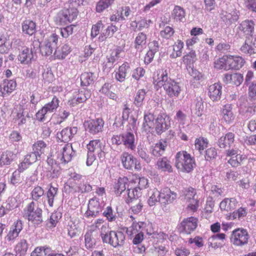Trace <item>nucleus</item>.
Listing matches in <instances>:
<instances>
[{
  "instance_id": "58836bf2",
  "label": "nucleus",
  "mask_w": 256,
  "mask_h": 256,
  "mask_svg": "<svg viewBox=\"0 0 256 256\" xmlns=\"http://www.w3.org/2000/svg\"><path fill=\"white\" fill-rule=\"evenodd\" d=\"M52 250L48 246L36 247L32 252L30 256H50Z\"/></svg>"
},
{
  "instance_id": "09e8293b",
  "label": "nucleus",
  "mask_w": 256,
  "mask_h": 256,
  "mask_svg": "<svg viewBox=\"0 0 256 256\" xmlns=\"http://www.w3.org/2000/svg\"><path fill=\"white\" fill-rule=\"evenodd\" d=\"M157 166L159 169L164 172H172L173 171L170 162L166 158H162L157 162Z\"/></svg>"
},
{
  "instance_id": "37998d69",
  "label": "nucleus",
  "mask_w": 256,
  "mask_h": 256,
  "mask_svg": "<svg viewBox=\"0 0 256 256\" xmlns=\"http://www.w3.org/2000/svg\"><path fill=\"white\" fill-rule=\"evenodd\" d=\"M68 234L70 238H74L78 235L79 226L76 222L70 220L67 225Z\"/></svg>"
},
{
  "instance_id": "2f4dec72",
  "label": "nucleus",
  "mask_w": 256,
  "mask_h": 256,
  "mask_svg": "<svg viewBox=\"0 0 256 256\" xmlns=\"http://www.w3.org/2000/svg\"><path fill=\"white\" fill-rule=\"evenodd\" d=\"M22 31L24 34L32 36L36 32V24L30 20H24L22 24Z\"/></svg>"
},
{
  "instance_id": "39448f33",
  "label": "nucleus",
  "mask_w": 256,
  "mask_h": 256,
  "mask_svg": "<svg viewBox=\"0 0 256 256\" xmlns=\"http://www.w3.org/2000/svg\"><path fill=\"white\" fill-rule=\"evenodd\" d=\"M58 35L55 32L46 38L40 47L42 54L45 56L51 55L54 50L58 46Z\"/></svg>"
},
{
  "instance_id": "aec40b11",
  "label": "nucleus",
  "mask_w": 256,
  "mask_h": 256,
  "mask_svg": "<svg viewBox=\"0 0 256 256\" xmlns=\"http://www.w3.org/2000/svg\"><path fill=\"white\" fill-rule=\"evenodd\" d=\"M77 132L78 128L76 126L66 128L57 134V138L61 142H68L72 140Z\"/></svg>"
},
{
  "instance_id": "6e6d98bb",
  "label": "nucleus",
  "mask_w": 256,
  "mask_h": 256,
  "mask_svg": "<svg viewBox=\"0 0 256 256\" xmlns=\"http://www.w3.org/2000/svg\"><path fill=\"white\" fill-rule=\"evenodd\" d=\"M70 114V112L66 110H60L58 114H55L53 116L54 124H60L68 118Z\"/></svg>"
},
{
  "instance_id": "b1692460",
  "label": "nucleus",
  "mask_w": 256,
  "mask_h": 256,
  "mask_svg": "<svg viewBox=\"0 0 256 256\" xmlns=\"http://www.w3.org/2000/svg\"><path fill=\"white\" fill-rule=\"evenodd\" d=\"M243 80V75L240 73L226 74L223 79L224 82L232 84L236 86H240Z\"/></svg>"
},
{
  "instance_id": "052dcab7",
  "label": "nucleus",
  "mask_w": 256,
  "mask_h": 256,
  "mask_svg": "<svg viewBox=\"0 0 256 256\" xmlns=\"http://www.w3.org/2000/svg\"><path fill=\"white\" fill-rule=\"evenodd\" d=\"M196 190L192 186L184 188L182 190V196L186 201L196 197Z\"/></svg>"
},
{
  "instance_id": "cd10ccee",
  "label": "nucleus",
  "mask_w": 256,
  "mask_h": 256,
  "mask_svg": "<svg viewBox=\"0 0 256 256\" xmlns=\"http://www.w3.org/2000/svg\"><path fill=\"white\" fill-rule=\"evenodd\" d=\"M60 154V160L62 162L68 163L71 161L74 156V152L72 146L68 144H65L61 150Z\"/></svg>"
},
{
  "instance_id": "412c9836",
  "label": "nucleus",
  "mask_w": 256,
  "mask_h": 256,
  "mask_svg": "<svg viewBox=\"0 0 256 256\" xmlns=\"http://www.w3.org/2000/svg\"><path fill=\"white\" fill-rule=\"evenodd\" d=\"M220 18L225 23L230 24L238 20L239 12L236 9H232L228 11L222 10L220 14Z\"/></svg>"
},
{
  "instance_id": "4be33fe9",
  "label": "nucleus",
  "mask_w": 256,
  "mask_h": 256,
  "mask_svg": "<svg viewBox=\"0 0 256 256\" xmlns=\"http://www.w3.org/2000/svg\"><path fill=\"white\" fill-rule=\"evenodd\" d=\"M22 228L23 224L22 220H17L14 222L6 236L7 240L10 242L15 240L18 236Z\"/></svg>"
},
{
  "instance_id": "e2e57ef3",
  "label": "nucleus",
  "mask_w": 256,
  "mask_h": 256,
  "mask_svg": "<svg viewBox=\"0 0 256 256\" xmlns=\"http://www.w3.org/2000/svg\"><path fill=\"white\" fill-rule=\"evenodd\" d=\"M146 94V90L144 89L139 90L134 97V104L137 106H140L142 105L144 100Z\"/></svg>"
},
{
  "instance_id": "c85d7f7f",
  "label": "nucleus",
  "mask_w": 256,
  "mask_h": 256,
  "mask_svg": "<svg viewBox=\"0 0 256 256\" xmlns=\"http://www.w3.org/2000/svg\"><path fill=\"white\" fill-rule=\"evenodd\" d=\"M72 52L70 46L67 44H62L57 48L54 52L56 59L63 60Z\"/></svg>"
},
{
  "instance_id": "ddd939ff",
  "label": "nucleus",
  "mask_w": 256,
  "mask_h": 256,
  "mask_svg": "<svg viewBox=\"0 0 256 256\" xmlns=\"http://www.w3.org/2000/svg\"><path fill=\"white\" fill-rule=\"evenodd\" d=\"M131 12V10L128 6H124L118 8L114 14L110 16L111 22H118L126 20Z\"/></svg>"
},
{
  "instance_id": "f257e3e1",
  "label": "nucleus",
  "mask_w": 256,
  "mask_h": 256,
  "mask_svg": "<svg viewBox=\"0 0 256 256\" xmlns=\"http://www.w3.org/2000/svg\"><path fill=\"white\" fill-rule=\"evenodd\" d=\"M154 84L157 90L163 87L166 94L170 98H178L182 90L179 82L168 78L166 70H162L158 72L154 78Z\"/></svg>"
},
{
  "instance_id": "7c9ffc66",
  "label": "nucleus",
  "mask_w": 256,
  "mask_h": 256,
  "mask_svg": "<svg viewBox=\"0 0 256 256\" xmlns=\"http://www.w3.org/2000/svg\"><path fill=\"white\" fill-rule=\"evenodd\" d=\"M33 52L31 49L24 48L18 56V60L22 64H29L33 58Z\"/></svg>"
},
{
  "instance_id": "20e7f679",
  "label": "nucleus",
  "mask_w": 256,
  "mask_h": 256,
  "mask_svg": "<svg viewBox=\"0 0 256 256\" xmlns=\"http://www.w3.org/2000/svg\"><path fill=\"white\" fill-rule=\"evenodd\" d=\"M111 142L112 144L117 146L122 144L132 150H134L136 148L135 136L132 132L114 135L111 138Z\"/></svg>"
},
{
  "instance_id": "a18cd8bd",
  "label": "nucleus",
  "mask_w": 256,
  "mask_h": 256,
  "mask_svg": "<svg viewBox=\"0 0 256 256\" xmlns=\"http://www.w3.org/2000/svg\"><path fill=\"white\" fill-rule=\"evenodd\" d=\"M245 62L244 59L242 56H231V70H239Z\"/></svg>"
},
{
  "instance_id": "f704fd0d",
  "label": "nucleus",
  "mask_w": 256,
  "mask_h": 256,
  "mask_svg": "<svg viewBox=\"0 0 256 256\" xmlns=\"http://www.w3.org/2000/svg\"><path fill=\"white\" fill-rule=\"evenodd\" d=\"M130 182L132 184H136L138 183V188L142 190L147 188L148 186V180L144 177H140L138 174H132L130 178Z\"/></svg>"
},
{
  "instance_id": "f8f14e48",
  "label": "nucleus",
  "mask_w": 256,
  "mask_h": 256,
  "mask_svg": "<svg viewBox=\"0 0 256 256\" xmlns=\"http://www.w3.org/2000/svg\"><path fill=\"white\" fill-rule=\"evenodd\" d=\"M197 218L190 216L184 218L180 224V228L181 232L187 234H190L198 226Z\"/></svg>"
},
{
  "instance_id": "c756f323",
  "label": "nucleus",
  "mask_w": 256,
  "mask_h": 256,
  "mask_svg": "<svg viewBox=\"0 0 256 256\" xmlns=\"http://www.w3.org/2000/svg\"><path fill=\"white\" fill-rule=\"evenodd\" d=\"M255 24L252 20H246L242 21L240 24L239 30L242 32L244 35L252 36V34L254 31Z\"/></svg>"
},
{
  "instance_id": "393cba45",
  "label": "nucleus",
  "mask_w": 256,
  "mask_h": 256,
  "mask_svg": "<svg viewBox=\"0 0 256 256\" xmlns=\"http://www.w3.org/2000/svg\"><path fill=\"white\" fill-rule=\"evenodd\" d=\"M130 180L126 176L120 177L114 186V192L117 196H120L126 188H128Z\"/></svg>"
},
{
  "instance_id": "13d9d810",
  "label": "nucleus",
  "mask_w": 256,
  "mask_h": 256,
  "mask_svg": "<svg viewBox=\"0 0 256 256\" xmlns=\"http://www.w3.org/2000/svg\"><path fill=\"white\" fill-rule=\"evenodd\" d=\"M46 148V144L43 140H38L34 142L32 146V150L40 156L44 153V150Z\"/></svg>"
},
{
  "instance_id": "4d7b16f0",
  "label": "nucleus",
  "mask_w": 256,
  "mask_h": 256,
  "mask_svg": "<svg viewBox=\"0 0 256 256\" xmlns=\"http://www.w3.org/2000/svg\"><path fill=\"white\" fill-rule=\"evenodd\" d=\"M58 188L56 187L53 186L52 184L50 185L46 192V197L48 198V202L50 206H52L54 201L55 197L58 194Z\"/></svg>"
},
{
  "instance_id": "6ab92c4d",
  "label": "nucleus",
  "mask_w": 256,
  "mask_h": 256,
  "mask_svg": "<svg viewBox=\"0 0 256 256\" xmlns=\"http://www.w3.org/2000/svg\"><path fill=\"white\" fill-rule=\"evenodd\" d=\"M208 96L213 102H218L221 98L222 86L220 82H216L210 85L208 88Z\"/></svg>"
},
{
  "instance_id": "bf43d9fd",
  "label": "nucleus",
  "mask_w": 256,
  "mask_h": 256,
  "mask_svg": "<svg viewBox=\"0 0 256 256\" xmlns=\"http://www.w3.org/2000/svg\"><path fill=\"white\" fill-rule=\"evenodd\" d=\"M196 54L194 50H191L182 57V61L186 66H190L192 64L196 61Z\"/></svg>"
},
{
  "instance_id": "2eb2a0df",
  "label": "nucleus",
  "mask_w": 256,
  "mask_h": 256,
  "mask_svg": "<svg viewBox=\"0 0 256 256\" xmlns=\"http://www.w3.org/2000/svg\"><path fill=\"white\" fill-rule=\"evenodd\" d=\"M220 116L222 120L226 124H232L235 119V115L232 112V104H226L220 110Z\"/></svg>"
},
{
  "instance_id": "69168bd1",
  "label": "nucleus",
  "mask_w": 256,
  "mask_h": 256,
  "mask_svg": "<svg viewBox=\"0 0 256 256\" xmlns=\"http://www.w3.org/2000/svg\"><path fill=\"white\" fill-rule=\"evenodd\" d=\"M12 155L10 152H3L0 158V166H4L10 164L12 160Z\"/></svg>"
},
{
  "instance_id": "8fccbe9b",
  "label": "nucleus",
  "mask_w": 256,
  "mask_h": 256,
  "mask_svg": "<svg viewBox=\"0 0 256 256\" xmlns=\"http://www.w3.org/2000/svg\"><path fill=\"white\" fill-rule=\"evenodd\" d=\"M118 28L111 24L108 26L105 32H103L100 36L99 40L102 41L104 40L106 38H110L113 36L114 34L118 31Z\"/></svg>"
},
{
  "instance_id": "a878e982",
  "label": "nucleus",
  "mask_w": 256,
  "mask_h": 256,
  "mask_svg": "<svg viewBox=\"0 0 256 256\" xmlns=\"http://www.w3.org/2000/svg\"><path fill=\"white\" fill-rule=\"evenodd\" d=\"M123 167L127 170H132L135 162L136 158L132 154L126 152H123L120 157Z\"/></svg>"
},
{
  "instance_id": "774afa93",
  "label": "nucleus",
  "mask_w": 256,
  "mask_h": 256,
  "mask_svg": "<svg viewBox=\"0 0 256 256\" xmlns=\"http://www.w3.org/2000/svg\"><path fill=\"white\" fill-rule=\"evenodd\" d=\"M247 213L246 208L240 207L237 210L234 211L233 212L230 214V217L232 220L236 218L240 219L246 216Z\"/></svg>"
},
{
  "instance_id": "423d86ee",
  "label": "nucleus",
  "mask_w": 256,
  "mask_h": 256,
  "mask_svg": "<svg viewBox=\"0 0 256 256\" xmlns=\"http://www.w3.org/2000/svg\"><path fill=\"white\" fill-rule=\"evenodd\" d=\"M236 149L229 148L226 150V159L228 163L232 168H237L240 166L243 162L246 160L247 156L244 154L238 153Z\"/></svg>"
},
{
  "instance_id": "4468645a",
  "label": "nucleus",
  "mask_w": 256,
  "mask_h": 256,
  "mask_svg": "<svg viewBox=\"0 0 256 256\" xmlns=\"http://www.w3.org/2000/svg\"><path fill=\"white\" fill-rule=\"evenodd\" d=\"M161 197L160 202L164 204L172 203L178 197V194L172 191L168 187H164L161 189Z\"/></svg>"
},
{
  "instance_id": "0e129e2a",
  "label": "nucleus",
  "mask_w": 256,
  "mask_h": 256,
  "mask_svg": "<svg viewBox=\"0 0 256 256\" xmlns=\"http://www.w3.org/2000/svg\"><path fill=\"white\" fill-rule=\"evenodd\" d=\"M44 190L41 186H37L32 190L30 196L33 200L37 201L44 196Z\"/></svg>"
},
{
  "instance_id": "9b49d317",
  "label": "nucleus",
  "mask_w": 256,
  "mask_h": 256,
  "mask_svg": "<svg viewBox=\"0 0 256 256\" xmlns=\"http://www.w3.org/2000/svg\"><path fill=\"white\" fill-rule=\"evenodd\" d=\"M171 118L166 114H160L156 119L155 130L158 134H160L170 126Z\"/></svg>"
},
{
  "instance_id": "f3484780",
  "label": "nucleus",
  "mask_w": 256,
  "mask_h": 256,
  "mask_svg": "<svg viewBox=\"0 0 256 256\" xmlns=\"http://www.w3.org/2000/svg\"><path fill=\"white\" fill-rule=\"evenodd\" d=\"M240 50L243 52L250 55L256 54V37L253 36H247Z\"/></svg>"
},
{
  "instance_id": "a211bd4d",
  "label": "nucleus",
  "mask_w": 256,
  "mask_h": 256,
  "mask_svg": "<svg viewBox=\"0 0 256 256\" xmlns=\"http://www.w3.org/2000/svg\"><path fill=\"white\" fill-rule=\"evenodd\" d=\"M235 134L232 132H228L225 135L220 136L218 140V145L220 148H230L234 144Z\"/></svg>"
},
{
  "instance_id": "864d4df0",
  "label": "nucleus",
  "mask_w": 256,
  "mask_h": 256,
  "mask_svg": "<svg viewBox=\"0 0 256 256\" xmlns=\"http://www.w3.org/2000/svg\"><path fill=\"white\" fill-rule=\"evenodd\" d=\"M141 195L140 190L136 187L134 188H128V196L126 199V203L130 204L132 202L133 200H136Z\"/></svg>"
},
{
  "instance_id": "bb28decb",
  "label": "nucleus",
  "mask_w": 256,
  "mask_h": 256,
  "mask_svg": "<svg viewBox=\"0 0 256 256\" xmlns=\"http://www.w3.org/2000/svg\"><path fill=\"white\" fill-rule=\"evenodd\" d=\"M238 202L235 198H225L220 204V208L222 211L230 212L234 210Z\"/></svg>"
},
{
  "instance_id": "680f3d73",
  "label": "nucleus",
  "mask_w": 256,
  "mask_h": 256,
  "mask_svg": "<svg viewBox=\"0 0 256 256\" xmlns=\"http://www.w3.org/2000/svg\"><path fill=\"white\" fill-rule=\"evenodd\" d=\"M60 100L56 96H54L50 102L46 104L44 106L49 112H52L55 111L59 106Z\"/></svg>"
},
{
  "instance_id": "e433bc0d",
  "label": "nucleus",
  "mask_w": 256,
  "mask_h": 256,
  "mask_svg": "<svg viewBox=\"0 0 256 256\" xmlns=\"http://www.w3.org/2000/svg\"><path fill=\"white\" fill-rule=\"evenodd\" d=\"M16 82L14 80H6L4 81L2 86H0V90H3V92H1L2 96H4L6 93H11L16 88Z\"/></svg>"
},
{
  "instance_id": "ea45409f",
  "label": "nucleus",
  "mask_w": 256,
  "mask_h": 256,
  "mask_svg": "<svg viewBox=\"0 0 256 256\" xmlns=\"http://www.w3.org/2000/svg\"><path fill=\"white\" fill-rule=\"evenodd\" d=\"M184 46V42L180 40H178L172 46V52L170 54L172 58H176L182 56V50Z\"/></svg>"
},
{
  "instance_id": "c03bdc74",
  "label": "nucleus",
  "mask_w": 256,
  "mask_h": 256,
  "mask_svg": "<svg viewBox=\"0 0 256 256\" xmlns=\"http://www.w3.org/2000/svg\"><path fill=\"white\" fill-rule=\"evenodd\" d=\"M82 176L76 172H72L70 174V178L68 180L67 184L70 188L74 190L81 182Z\"/></svg>"
},
{
  "instance_id": "79ce46f5",
  "label": "nucleus",
  "mask_w": 256,
  "mask_h": 256,
  "mask_svg": "<svg viewBox=\"0 0 256 256\" xmlns=\"http://www.w3.org/2000/svg\"><path fill=\"white\" fill-rule=\"evenodd\" d=\"M154 116L151 113L145 114L144 115V122L142 124V126L146 131L150 132L155 126L154 123Z\"/></svg>"
},
{
  "instance_id": "0eeeda50",
  "label": "nucleus",
  "mask_w": 256,
  "mask_h": 256,
  "mask_svg": "<svg viewBox=\"0 0 256 256\" xmlns=\"http://www.w3.org/2000/svg\"><path fill=\"white\" fill-rule=\"evenodd\" d=\"M249 238V234L246 230L238 228L232 232L230 240L234 246H242L248 243Z\"/></svg>"
},
{
  "instance_id": "72a5a7b5",
  "label": "nucleus",
  "mask_w": 256,
  "mask_h": 256,
  "mask_svg": "<svg viewBox=\"0 0 256 256\" xmlns=\"http://www.w3.org/2000/svg\"><path fill=\"white\" fill-rule=\"evenodd\" d=\"M130 66L127 62H124L120 66L118 70L116 72L115 78L120 82H124L126 78L128 72L130 70Z\"/></svg>"
},
{
  "instance_id": "49530a36",
  "label": "nucleus",
  "mask_w": 256,
  "mask_h": 256,
  "mask_svg": "<svg viewBox=\"0 0 256 256\" xmlns=\"http://www.w3.org/2000/svg\"><path fill=\"white\" fill-rule=\"evenodd\" d=\"M150 196L148 200V204L150 206H153L158 202H160L161 197V190L158 191L156 188L151 189L150 190Z\"/></svg>"
},
{
  "instance_id": "9d476101",
  "label": "nucleus",
  "mask_w": 256,
  "mask_h": 256,
  "mask_svg": "<svg viewBox=\"0 0 256 256\" xmlns=\"http://www.w3.org/2000/svg\"><path fill=\"white\" fill-rule=\"evenodd\" d=\"M104 124V122L102 118H97L86 120L84 126L86 130L88 132L92 134H96L102 132Z\"/></svg>"
},
{
  "instance_id": "a19ab883",
  "label": "nucleus",
  "mask_w": 256,
  "mask_h": 256,
  "mask_svg": "<svg viewBox=\"0 0 256 256\" xmlns=\"http://www.w3.org/2000/svg\"><path fill=\"white\" fill-rule=\"evenodd\" d=\"M167 142L163 140H160L153 147L152 154L155 156H162L166 150L167 146Z\"/></svg>"
},
{
  "instance_id": "6e6552de",
  "label": "nucleus",
  "mask_w": 256,
  "mask_h": 256,
  "mask_svg": "<svg viewBox=\"0 0 256 256\" xmlns=\"http://www.w3.org/2000/svg\"><path fill=\"white\" fill-rule=\"evenodd\" d=\"M125 234L122 231L110 230L108 236L105 238L104 243L110 244L114 248L121 246L124 244Z\"/></svg>"
},
{
  "instance_id": "338daca9",
  "label": "nucleus",
  "mask_w": 256,
  "mask_h": 256,
  "mask_svg": "<svg viewBox=\"0 0 256 256\" xmlns=\"http://www.w3.org/2000/svg\"><path fill=\"white\" fill-rule=\"evenodd\" d=\"M85 246L88 248H92L95 244L94 240L93 238L92 230H88L84 235Z\"/></svg>"
},
{
  "instance_id": "3c124183",
  "label": "nucleus",
  "mask_w": 256,
  "mask_h": 256,
  "mask_svg": "<svg viewBox=\"0 0 256 256\" xmlns=\"http://www.w3.org/2000/svg\"><path fill=\"white\" fill-rule=\"evenodd\" d=\"M116 0H99L96 4V10L98 13L104 12Z\"/></svg>"
},
{
  "instance_id": "5701e85b",
  "label": "nucleus",
  "mask_w": 256,
  "mask_h": 256,
  "mask_svg": "<svg viewBox=\"0 0 256 256\" xmlns=\"http://www.w3.org/2000/svg\"><path fill=\"white\" fill-rule=\"evenodd\" d=\"M141 226L138 223L133 222L128 232L130 235L135 234L132 240V243L134 244H140L144 240V234L140 232Z\"/></svg>"
},
{
  "instance_id": "1a4fd4ad",
  "label": "nucleus",
  "mask_w": 256,
  "mask_h": 256,
  "mask_svg": "<svg viewBox=\"0 0 256 256\" xmlns=\"http://www.w3.org/2000/svg\"><path fill=\"white\" fill-rule=\"evenodd\" d=\"M104 206L103 201L100 202L98 198L94 197L89 200L88 210L84 215L86 218L94 217L97 216L101 212Z\"/></svg>"
},
{
  "instance_id": "603ef678",
  "label": "nucleus",
  "mask_w": 256,
  "mask_h": 256,
  "mask_svg": "<svg viewBox=\"0 0 256 256\" xmlns=\"http://www.w3.org/2000/svg\"><path fill=\"white\" fill-rule=\"evenodd\" d=\"M208 140L202 136L196 138L194 142L196 149L200 153H202L208 146Z\"/></svg>"
},
{
  "instance_id": "c9c22d12",
  "label": "nucleus",
  "mask_w": 256,
  "mask_h": 256,
  "mask_svg": "<svg viewBox=\"0 0 256 256\" xmlns=\"http://www.w3.org/2000/svg\"><path fill=\"white\" fill-rule=\"evenodd\" d=\"M28 244L25 239L20 240L14 246V250L16 256H24L28 251Z\"/></svg>"
},
{
  "instance_id": "473e14b6",
  "label": "nucleus",
  "mask_w": 256,
  "mask_h": 256,
  "mask_svg": "<svg viewBox=\"0 0 256 256\" xmlns=\"http://www.w3.org/2000/svg\"><path fill=\"white\" fill-rule=\"evenodd\" d=\"M147 36L143 32H139L135 38L134 47L139 52L146 48Z\"/></svg>"
},
{
  "instance_id": "de8ad7c7",
  "label": "nucleus",
  "mask_w": 256,
  "mask_h": 256,
  "mask_svg": "<svg viewBox=\"0 0 256 256\" xmlns=\"http://www.w3.org/2000/svg\"><path fill=\"white\" fill-rule=\"evenodd\" d=\"M63 14L66 16L69 23L76 20L78 16V11L74 8H64L61 10Z\"/></svg>"
},
{
  "instance_id": "7ed1b4c3",
  "label": "nucleus",
  "mask_w": 256,
  "mask_h": 256,
  "mask_svg": "<svg viewBox=\"0 0 256 256\" xmlns=\"http://www.w3.org/2000/svg\"><path fill=\"white\" fill-rule=\"evenodd\" d=\"M42 210L34 202L29 203L23 210L22 217L34 225H38L42 222Z\"/></svg>"
},
{
  "instance_id": "4c0bfd02",
  "label": "nucleus",
  "mask_w": 256,
  "mask_h": 256,
  "mask_svg": "<svg viewBox=\"0 0 256 256\" xmlns=\"http://www.w3.org/2000/svg\"><path fill=\"white\" fill-rule=\"evenodd\" d=\"M172 16L176 22H184L186 16V10L180 6H175L172 11Z\"/></svg>"
},
{
  "instance_id": "dca6fc26",
  "label": "nucleus",
  "mask_w": 256,
  "mask_h": 256,
  "mask_svg": "<svg viewBox=\"0 0 256 256\" xmlns=\"http://www.w3.org/2000/svg\"><path fill=\"white\" fill-rule=\"evenodd\" d=\"M46 176L51 178H57L60 174V167L52 158H48L47 160Z\"/></svg>"
},
{
  "instance_id": "f03ea898",
  "label": "nucleus",
  "mask_w": 256,
  "mask_h": 256,
  "mask_svg": "<svg viewBox=\"0 0 256 256\" xmlns=\"http://www.w3.org/2000/svg\"><path fill=\"white\" fill-rule=\"evenodd\" d=\"M196 166L195 159L186 150L178 152L175 156V166L182 172L190 173Z\"/></svg>"
},
{
  "instance_id": "5fc2aeb1",
  "label": "nucleus",
  "mask_w": 256,
  "mask_h": 256,
  "mask_svg": "<svg viewBox=\"0 0 256 256\" xmlns=\"http://www.w3.org/2000/svg\"><path fill=\"white\" fill-rule=\"evenodd\" d=\"M94 80V74L84 72L80 76V83L82 86H88L92 84Z\"/></svg>"
}]
</instances>
